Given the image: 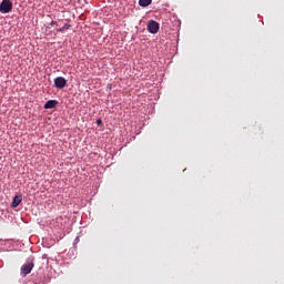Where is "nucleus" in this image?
<instances>
[{
  "instance_id": "423d86ee",
  "label": "nucleus",
  "mask_w": 284,
  "mask_h": 284,
  "mask_svg": "<svg viewBox=\"0 0 284 284\" xmlns=\"http://www.w3.org/2000/svg\"><path fill=\"white\" fill-rule=\"evenodd\" d=\"M23 201V197L21 195H16L13 197L11 207H19V205H21V202Z\"/></svg>"
},
{
  "instance_id": "7ed1b4c3",
  "label": "nucleus",
  "mask_w": 284,
  "mask_h": 284,
  "mask_svg": "<svg viewBox=\"0 0 284 284\" xmlns=\"http://www.w3.org/2000/svg\"><path fill=\"white\" fill-rule=\"evenodd\" d=\"M34 267V263L29 262L28 264H24L20 268L21 276L26 277L27 274H30L32 272V268Z\"/></svg>"
},
{
  "instance_id": "39448f33",
  "label": "nucleus",
  "mask_w": 284,
  "mask_h": 284,
  "mask_svg": "<svg viewBox=\"0 0 284 284\" xmlns=\"http://www.w3.org/2000/svg\"><path fill=\"white\" fill-rule=\"evenodd\" d=\"M57 105H59V102L57 100H49L44 104V110H52V109L57 108Z\"/></svg>"
},
{
  "instance_id": "f03ea898",
  "label": "nucleus",
  "mask_w": 284,
  "mask_h": 284,
  "mask_svg": "<svg viewBox=\"0 0 284 284\" xmlns=\"http://www.w3.org/2000/svg\"><path fill=\"white\" fill-rule=\"evenodd\" d=\"M161 28V26L159 24V22L151 20L148 23V30L151 34H156L159 32V29Z\"/></svg>"
},
{
  "instance_id": "0eeeda50",
  "label": "nucleus",
  "mask_w": 284,
  "mask_h": 284,
  "mask_svg": "<svg viewBox=\"0 0 284 284\" xmlns=\"http://www.w3.org/2000/svg\"><path fill=\"white\" fill-rule=\"evenodd\" d=\"M152 4V0H139V6H141V8H148V6Z\"/></svg>"
},
{
  "instance_id": "1a4fd4ad",
  "label": "nucleus",
  "mask_w": 284,
  "mask_h": 284,
  "mask_svg": "<svg viewBox=\"0 0 284 284\" xmlns=\"http://www.w3.org/2000/svg\"><path fill=\"white\" fill-rule=\"evenodd\" d=\"M97 125H103V121L101 119L97 120Z\"/></svg>"
},
{
  "instance_id": "f257e3e1",
  "label": "nucleus",
  "mask_w": 284,
  "mask_h": 284,
  "mask_svg": "<svg viewBox=\"0 0 284 284\" xmlns=\"http://www.w3.org/2000/svg\"><path fill=\"white\" fill-rule=\"evenodd\" d=\"M12 1L10 0H2V2L0 3V12L1 14H8L10 12H12Z\"/></svg>"
},
{
  "instance_id": "20e7f679",
  "label": "nucleus",
  "mask_w": 284,
  "mask_h": 284,
  "mask_svg": "<svg viewBox=\"0 0 284 284\" xmlns=\"http://www.w3.org/2000/svg\"><path fill=\"white\" fill-rule=\"evenodd\" d=\"M54 85L58 88V90H63V88L68 85V80H65L63 77H58L54 79Z\"/></svg>"
},
{
  "instance_id": "6e6552de",
  "label": "nucleus",
  "mask_w": 284,
  "mask_h": 284,
  "mask_svg": "<svg viewBox=\"0 0 284 284\" xmlns=\"http://www.w3.org/2000/svg\"><path fill=\"white\" fill-rule=\"evenodd\" d=\"M64 30H70V24H64L61 29H59V32H63Z\"/></svg>"
}]
</instances>
